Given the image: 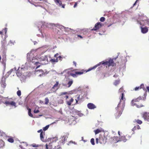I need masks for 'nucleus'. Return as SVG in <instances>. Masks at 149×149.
<instances>
[{"mask_svg":"<svg viewBox=\"0 0 149 149\" xmlns=\"http://www.w3.org/2000/svg\"><path fill=\"white\" fill-rule=\"evenodd\" d=\"M3 103L5 104L7 106L10 105L12 106H14L15 107H16V103L13 101H9L6 100L4 102H3Z\"/></svg>","mask_w":149,"mask_h":149,"instance_id":"obj_7","label":"nucleus"},{"mask_svg":"<svg viewBox=\"0 0 149 149\" xmlns=\"http://www.w3.org/2000/svg\"><path fill=\"white\" fill-rule=\"evenodd\" d=\"M28 114L31 117H33V115L31 113V109H28Z\"/></svg>","mask_w":149,"mask_h":149,"instance_id":"obj_26","label":"nucleus"},{"mask_svg":"<svg viewBox=\"0 0 149 149\" xmlns=\"http://www.w3.org/2000/svg\"><path fill=\"white\" fill-rule=\"evenodd\" d=\"M41 132H43L42 129H40L38 131V133Z\"/></svg>","mask_w":149,"mask_h":149,"instance_id":"obj_53","label":"nucleus"},{"mask_svg":"<svg viewBox=\"0 0 149 149\" xmlns=\"http://www.w3.org/2000/svg\"><path fill=\"white\" fill-rule=\"evenodd\" d=\"M77 36L78 37H80L81 38H83L80 35H77Z\"/></svg>","mask_w":149,"mask_h":149,"instance_id":"obj_55","label":"nucleus"},{"mask_svg":"<svg viewBox=\"0 0 149 149\" xmlns=\"http://www.w3.org/2000/svg\"><path fill=\"white\" fill-rule=\"evenodd\" d=\"M74 99L73 98H71L69 100H67L66 101L67 104L69 106H70L72 103L73 102Z\"/></svg>","mask_w":149,"mask_h":149,"instance_id":"obj_18","label":"nucleus"},{"mask_svg":"<svg viewBox=\"0 0 149 149\" xmlns=\"http://www.w3.org/2000/svg\"><path fill=\"white\" fill-rule=\"evenodd\" d=\"M91 142L92 145H95L94 139L93 138H92L91 139Z\"/></svg>","mask_w":149,"mask_h":149,"instance_id":"obj_34","label":"nucleus"},{"mask_svg":"<svg viewBox=\"0 0 149 149\" xmlns=\"http://www.w3.org/2000/svg\"><path fill=\"white\" fill-rule=\"evenodd\" d=\"M45 135V133L44 132H41L40 133V137L41 140L43 141L44 140V137H43V135Z\"/></svg>","mask_w":149,"mask_h":149,"instance_id":"obj_20","label":"nucleus"},{"mask_svg":"<svg viewBox=\"0 0 149 149\" xmlns=\"http://www.w3.org/2000/svg\"><path fill=\"white\" fill-rule=\"evenodd\" d=\"M31 146H32L33 147H39L41 146V145L33 143V144H31Z\"/></svg>","mask_w":149,"mask_h":149,"instance_id":"obj_27","label":"nucleus"},{"mask_svg":"<svg viewBox=\"0 0 149 149\" xmlns=\"http://www.w3.org/2000/svg\"><path fill=\"white\" fill-rule=\"evenodd\" d=\"M58 53H56V54H55L54 55V57L58 58Z\"/></svg>","mask_w":149,"mask_h":149,"instance_id":"obj_45","label":"nucleus"},{"mask_svg":"<svg viewBox=\"0 0 149 149\" xmlns=\"http://www.w3.org/2000/svg\"><path fill=\"white\" fill-rule=\"evenodd\" d=\"M134 122H136L138 124H141L142 123V121L139 119H135Z\"/></svg>","mask_w":149,"mask_h":149,"instance_id":"obj_23","label":"nucleus"},{"mask_svg":"<svg viewBox=\"0 0 149 149\" xmlns=\"http://www.w3.org/2000/svg\"><path fill=\"white\" fill-rule=\"evenodd\" d=\"M75 100L76 101V104H77L78 103V101H79L78 100L75 99Z\"/></svg>","mask_w":149,"mask_h":149,"instance_id":"obj_59","label":"nucleus"},{"mask_svg":"<svg viewBox=\"0 0 149 149\" xmlns=\"http://www.w3.org/2000/svg\"><path fill=\"white\" fill-rule=\"evenodd\" d=\"M126 99L125 97V95L124 94V93H121V96L120 98V103H121L124 104H125V101Z\"/></svg>","mask_w":149,"mask_h":149,"instance_id":"obj_10","label":"nucleus"},{"mask_svg":"<svg viewBox=\"0 0 149 149\" xmlns=\"http://www.w3.org/2000/svg\"><path fill=\"white\" fill-rule=\"evenodd\" d=\"M137 1V0L136 1V2L134 4V5H133V6H134V5H135L136 3V2Z\"/></svg>","mask_w":149,"mask_h":149,"instance_id":"obj_62","label":"nucleus"},{"mask_svg":"<svg viewBox=\"0 0 149 149\" xmlns=\"http://www.w3.org/2000/svg\"><path fill=\"white\" fill-rule=\"evenodd\" d=\"M7 29L6 28H5L4 29H3L2 30V31H1L3 33V32L4 31L5 32V34H6L7 31Z\"/></svg>","mask_w":149,"mask_h":149,"instance_id":"obj_37","label":"nucleus"},{"mask_svg":"<svg viewBox=\"0 0 149 149\" xmlns=\"http://www.w3.org/2000/svg\"><path fill=\"white\" fill-rule=\"evenodd\" d=\"M125 104L120 103L118 104L117 107L116 108L115 116L117 118L120 116L124 109Z\"/></svg>","mask_w":149,"mask_h":149,"instance_id":"obj_1","label":"nucleus"},{"mask_svg":"<svg viewBox=\"0 0 149 149\" xmlns=\"http://www.w3.org/2000/svg\"><path fill=\"white\" fill-rule=\"evenodd\" d=\"M136 129V126H135L134 127L133 129H132V131H134Z\"/></svg>","mask_w":149,"mask_h":149,"instance_id":"obj_48","label":"nucleus"},{"mask_svg":"<svg viewBox=\"0 0 149 149\" xmlns=\"http://www.w3.org/2000/svg\"><path fill=\"white\" fill-rule=\"evenodd\" d=\"M136 129L138 130L140 129H141L139 125H136Z\"/></svg>","mask_w":149,"mask_h":149,"instance_id":"obj_44","label":"nucleus"},{"mask_svg":"<svg viewBox=\"0 0 149 149\" xmlns=\"http://www.w3.org/2000/svg\"><path fill=\"white\" fill-rule=\"evenodd\" d=\"M55 3L57 5H59V6H61L63 8H65V4H62V2L60 0H54Z\"/></svg>","mask_w":149,"mask_h":149,"instance_id":"obj_11","label":"nucleus"},{"mask_svg":"<svg viewBox=\"0 0 149 149\" xmlns=\"http://www.w3.org/2000/svg\"><path fill=\"white\" fill-rule=\"evenodd\" d=\"M50 61L52 63L57 62L58 61V60L57 58H56V59H52L50 60Z\"/></svg>","mask_w":149,"mask_h":149,"instance_id":"obj_24","label":"nucleus"},{"mask_svg":"<svg viewBox=\"0 0 149 149\" xmlns=\"http://www.w3.org/2000/svg\"><path fill=\"white\" fill-rule=\"evenodd\" d=\"M95 140L96 143L97 144L98 143V141H99V139H98V138H96L95 139Z\"/></svg>","mask_w":149,"mask_h":149,"instance_id":"obj_47","label":"nucleus"},{"mask_svg":"<svg viewBox=\"0 0 149 149\" xmlns=\"http://www.w3.org/2000/svg\"><path fill=\"white\" fill-rule=\"evenodd\" d=\"M118 134L119 135H120V131H118Z\"/></svg>","mask_w":149,"mask_h":149,"instance_id":"obj_64","label":"nucleus"},{"mask_svg":"<svg viewBox=\"0 0 149 149\" xmlns=\"http://www.w3.org/2000/svg\"><path fill=\"white\" fill-rule=\"evenodd\" d=\"M101 130L98 129L96 130L95 131V134H97L101 132Z\"/></svg>","mask_w":149,"mask_h":149,"instance_id":"obj_35","label":"nucleus"},{"mask_svg":"<svg viewBox=\"0 0 149 149\" xmlns=\"http://www.w3.org/2000/svg\"><path fill=\"white\" fill-rule=\"evenodd\" d=\"M39 112V111L38 110H35L34 111V113H37Z\"/></svg>","mask_w":149,"mask_h":149,"instance_id":"obj_43","label":"nucleus"},{"mask_svg":"<svg viewBox=\"0 0 149 149\" xmlns=\"http://www.w3.org/2000/svg\"><path fill=\"white\" fill-rule=\"evenodd\" d=\"M1 86L3 88H5L6 87V84L5 81L2 80L1 82Z\"/></svg>","mask_w":149,"mask_h":149,"instance_id":"obj_22","label":"nucleus"},{"mask_svg":"<svg viewBox=\"0 0 149 149\" xmlns=\"http://www.w3.org/2000/svg\"><path fill=\"white\" fill-rule=\"evenodd\" d=\"M45 104H47L49 102V100L48 97H46L45 98Z\"/></svg>","mask_w":149,"mask_h":149,"instance_id":"obj_30","label":"nucleus"},{"mask_svg":"<svg viewBox=\"0 0 149 149\" xmlns=\"http://www.w3.org/2000/svg\"><path fill=\"white\" fill-rule=\"evenodd\" d=\"M69 94L67 92H62L60 94V96H62L63 95H65V96H64L63 97L65 98L66 101L67 100V99L69 97L68 96Z\"/></svg>","mask_w":149,"mask_h":149,"instance_id":"obj_15","label":"nucleus"},{"mask_svg":"<svg viewBox=\"0 0 149 149\" xmlns=\"http://www.w3.org/2000/svg\"><path fill=\"white\" fill-rule=\"evenodd\" d=\"M17 95L19 96H20L21 95V91L20 90H18V91H17Z\"/></svg>","mask_w":149,"mask_h":149,"instance_id":"obj_38","label":"nucleus"},{"mask_svg":"<svg viewBox=\"0 0 149 149\" xmlns=\"http://www.w3.org/2000/svg\"><path fill=\"white\" fill-rule=\"evenodd\" d=\"M125 91L123 90V87L121 88L119 90V92L120 93H124Z\"/></svg>","mask_w":149,"mask_h":149,"instance_id":"obj_29","label":"nucleus"},{"mask_svg":"<svg viewBox=\"0 0 149 149\" xmlns=\"http://www.w3.org/2000/svg\"><path fill=\"white\" fill-rule=\"evenodd\" d=\"M49 125H48L43 128V130L44 131L47 130L49 128Z\"/></svg>","mask_w":149,"mask_h":149,"instance_id":"obj_40","label":"nucleus"},{"mask_svg":"<svg viewBox=\"0 0 149 149\" xmlns=\"http://www.w3.org/2000/svg\"><path fill=\"white\" fill-rule=\"evenodd\" d=\"M17 73V76H19V75H20V74H19V73Z\"/></svg>","mask_w":149,"mask_h":149,"instance_id":"obj_63","label":"nucleus"},{"mask_svg":"<svg viewBox=\"0 0 149 149\" xmlns=\"http://www.w3.org/2000/svg\"><path fill=\"white\" fill-rule=\"evenodd\" d=\"M140 89H141L140 88V87L139 86L138 87H135L134 88V90L135 91H137L139 90Z\"/></svg>","mask_w":149,"mask_h":149,"instance_id":"obj_42","label":"nucleus"},{"mask_svg":"<svg viewBox=\"0 0 149 149\" xmlns=\"http://www.w3.org/2000/svg\"><path fill=\"white\" fill-rule=\"evenodd\" d=\"M7 141L8 142L11 143H13V142H14V141L12 137H11V138H8V139Z\"/></svg>","mask_w":149,"mask_h":149,"instance_id":"obj_25","label":"nucleus"},{"mask_svg":"<svg viewBox=\"0 0 149 149\" xmlns=\"http://www.w3.org/2000/svg\"><path fill=\"white\" fill-rule=\"evenodd\" d=\"M102 64L104 65H107L108 66V61H102V62L100 63H99L98 64H97L96 65L94 66V67L89 68L88 70L87 71H89L93 69L96 68H97V66H99L101 64Z\"/></svg>","mask_w":149,"mask_h":149,"instance_id":"obj_4","label":"nucleus"},{"mask_svg":"<svg viewBox=\"0 0 149 149\" xmlns=\"http://www.w3.org/2000/svg\"><path fill=\"white\" fill-rule=\"evenodd\" d=\"M58 58L59 60L61 61L62 60V58L61 57V56H58Z\"/></svg>","mask_w":149,"mask_h":149,"instance_id":"obj_46","label":"nucleus"},{"mask_svg":"<svg viewBox=\"0 0 149 149\" xmlns=\"http://www.w3.org/2000/svg\"><path fill=\"white\" fill-rule=\"evenodd\" d=\"M139 87L140 89L143 88L144 89L145 88L143 84H141Z\"/></svg>","mask_w":149,"mask_h":149,"instance_id":"obj_41","label":"nucleus"},{"mask_svg":"<svg viewBox=\"0 0 149 149\" xmlns=\"http://www.w3.org/2000/svg\"><path fill=\"white\" fill-rule=\"evenodd\" d=\"M46 149H48V145L47 144H46Z\"/></svg>","mask_w":149,"mask_h":149,"instance_id":"obj_57","label":"nucleus"},{"mask_svg":"<svg viewBox=\"0 0 149 149\" xmlns=\"http://www.w3.org/2000/svg\"><path fill=\"white\" fill-rule=\"evenodd\" d=\"M88 70L86 71L83 70H81L80 72H75V73L77 75H81V74H82L83 73H84V72H87Z\"/></svg>","mask_w":149,"mask_h":149,"instance_id":"obj_19","label":"nucleus"},{"mask_svg":"<svg viewBox=\"0 0 149 149\" xmlns=\"http://www.w3.org/2000/svg\"><path fill=\"white\" fill-rule=\"evenodd\" d=\"M149 114L147 112L144 113L142 115V117L145 120H146L148 117Z\"/></svg>","mask_w":149,"mask_h":149,"instance_id":"obj_21","label":"nucleus"},{"mask_svg":"<svg viewBox=\"0 0 149 149\" xmlns=\"http://www.w3.org/2000/svg\"><path fill=\"white\" fill-rule=\"evenodd\" d=\"M120 80H116L114 82V84L116 86L117 85H118L120 83Z\"/></svg>","mask_w":149,"mask_h":149,"instance_id":"obj_28","label":"nucleus"},{"mask_svg":"<svg viewBox=\"0 0 149 149\" xmlns=\"http://www.w3.org/2000/svg\"><path fill=\"white\" fill-rule=\"evenodd\" d=\"M111 141L112 143H116L120 141L119 139H118V137L114 136L113 137L110 138Z\"/></svg>","mask_w":149,"mask_h":149,"instance_id":"obj_9","label":"nucleus"},{"mask_svg":"<svg viewBox=\"0 0 149 149\" xmlns=\"http://www.w3.org/2000/svg\"><path fill=\"white\" fill-rule=\"evenodd\" d=\"M39 59L40 61H46L47 62H48V58L46 55L41 56L40 58H39Z\"/></svg>","mask_w":149,"mask_h":149,"instance_id":"obj_13","label":"nucleus"},{"mask_svg":"<svg viewBox=\"0 0 149 149\" xmlns=\"http://www.w3.org/2000/svg\"><path fill=\"white\" fill-rule=\"evenodd\" d=\"M130 138V136L128 135L127 134L126 135L122 136L120 137V141H123L125 142L127 140H129Z\"/></svg>","mask_w":149,"mask_h":149,"instance_id":"obj_5","label":"nucleus"},{"mask_svg":"<svg viewBox=\"0 0 149 149\" xmlns=\"http://www.w3.org/2000/svg\"><path fill=\"white\" fill-rule=\"evenodd\" d=\"M105 20V18L104 17H102L100 18V21L101 22H104Z\"/></svg>","mask_w":149,"mask_h":149,"instance_id":"obj_36","label":"nucleus"},{"mask_svg":"<svg viewBox=\"0 0 149 149\" xmlns=\"http://www.w3.org/2000/svg\"><path fill=\"white\" fill-rule=\"evenodd\" d=\"M3 132L2 131L0 130V135H2L3 134Z\"/></svg>","mask_w":149,"mask_h":149,"instance_id":"obj_54","label":"nucleus"},{"mask_svg":"<svg viewBox=\"0 0 149 149\" xmlns=\"http://www.w3.org/2000/svg\"><path fill=\"white\" fill-rule=\"evenodd\" d=\"M103 25L100 22H98L96 23L94 27L91 29L92 31H97Z\"/></svg>","mask_w":149,"mask_h":149,"instance_id":"obj_6","label":"nucleus"},{"mask_svg":"<svg viewBox=\"0 0 149 149\" xmlns=\"http://www.w3.org/2000/svg\"><path fill=\"white\" fill-rule=\"evenodd\" d=\"M73 63L74 64L75 66V67H76V66H77V63H76V62H75V61H73Z\"/></svg>","mask_w":149,"mask_h":149,"instance_id":"obj_49","label":"nucleus"},{"mask_svg":"<svg viewBox=\"0 0 149 149\" xmlns=\"http://www.w3.org/2000/svg\"><path fill=\"white\" fill-rule=\"evenodd\" d=\"M88 107L90 109H93L96 108V106L92 103H89L87 104Z\"/></svg>","mask_w":149,"mask_h":149,"instance_id":"obj_14","label":"nucleus"},{"mask_svg":"<svg viewBox=\"0 0 149 149\" xmlns=\"http://www.w3.org/2000/svg\"><path fill=\"white\" fill-rule=\"evenodd\" d=\"M70 75L74 77H77L76 74L75 73H75H70Z\"/></svg>","mask_w":149,"mask_h":149,"instance_id":"obj_32","label":"nucleus"},{"mask_svg":"<svg viewBox=\"0 0 149 149\" xmlns=\"http://www.w3.org/2000/svg\"><path fill=\"white\" fill-rule=\"evenodd\" d=\"M50 25L52 26H57L59 25V24H50Z\"/></svg>","mask_w":149,"mask_h":149,"instance_id":"obj_39","label":"nucleus"},{"mask_svg":"<svg viewBox=\"0 0 149 149\" xmlns=\"http://www.w3.org/2000/svg\"><path fill=\"white\" fill-rule=\"evenodd\" d=\"M108 67H109L110 66H114L115 63L113 60V59L111 58H110L109 61H108Z\"/></svg>","mask_w":149,"mask_h":149,"instance_id":"obj_12","label":"nucleus"},{"mask_svg":"<svg viewBox=\"0 0 149 149\" xmlns=\"http://www.w3.org/2000/svg\"><path fill=\"white\" fill-rule=\"evenodd\" d=\"M109 136L107 134V135L104 133V135H100L99 138V143L101 144H105L107 141L108 138Z\"/></svg>","mask_w":149,"mask_h":149,"instance_id":"obj_3","label":"nucleus"},{"mask_svg":"<svg viewBox=\"0 0 149 149\" xmlns=\"http://www.w3.org/2000/svg\"><path fill=\"white\" fill-rule=\"evenodd\" d=\"M146 89L149 92V86H147V87H146Z\"/></svg>","mask_w":149,"mask_h":149,"instance_id":"obj_56","label":"nucleus"},{"mask_svg":"<svg viewBox=\"0 0 149 149\" xmlns=\"http://www.w3.org/2000/svg\"><path fill=\"white\" fill-rule=\"evenodd\" d=\"M80 95H78V97H77V100H80Z\"/></svg>","mask_w":149,"mask_h":149,"instance_id":"obj_52","label":"nucleus"},{"mask_svg":"<svg viewBox=\"0 0 149 149\" xmlns=\"http://www.w3.org/2000/svg\"><path fill=\"white\" fill-rule=\"evenodd\" d=\"M73 83V81L72 80H71V81H69L67 85L68 86H67L66 84H63L62 85L63 86H65L68 87V88L70 87L72 85Z\"/></svg>","mask_w":149,"mask_h":149,"instance_id":"obj_17","label":"nucleus"},{"mask_svg":"<svg viewBox=\"0 0 149 149\" xmlns=\"http://www.w3.org/2000/svg\"><path fill=\"white\" fill-rule=\"evenodd\" d=\"M2 34H3L2 32V31H0V34H1V35H2Z\"/></svg>","mask_w":149,"mask_h":149,"instance_id":"obj_61","label":"nucleus"},{"mask_svg":"<svg viewBox=\"0 0 149 149\" xmlns=\"http://www.w3.org/2000/svg\"><path fill=\"white\" fill-rule=\"evenodd\" d=\"M19 147L21 148H23V147H22V145H19Z\"/></svg>","mask_w":149,"mask_h":149,"instance_id":"obj_60","label":"nucleus"},{"mask_svg":"<svg viewBox=\"0 0 149 149\" xmlns=\"http://www.w3.org/2000/svg\"><path fill=\"white\" fill-rule=\"evenodd\" d=\"M142 98L141 97H139L133 100L131 102V104L133 106H136L138 108H140L143 106V105L142 104H138L137 102L141 100Z\"/></svg>","mask_w":149,"mask_h":149,"instance_id":"obj_2","label":"nucleus"},{"mask_svg":"<svg viewBox=\"0 0 149 149\" xmlns=\"http://www.w3.org/2000/svg\"><path fill=\"white\" fill-rule=\"evenodd\" d=\"M141 31L143 33H146L148 31V27L146 26H145L144 28L141 27Z\"/></svg>","mask_w":149,"mask_h":149,"instance_id":"obj_16","label":"nucleus"},{"mask_svg":"<svg viewBox=\"0 0 149 149\" xmlns=\"http://www.w3.org/2000/svg\"><path fill=\"white\" fill-rule=\"evenodd\" d=\"M77 2H76L75 3V4H74V8H75L76 7V6H77Z\"/></svg>","mask_w":149,"mask_h":149,"instance_id":"obj_50","label":"nucleus"},{"mask_svg":"<svg viewBox=\"0 0 149 149\" xmlns=\"http://www.w3.org/2000/svg\"><path fill=\"white\" fill-rule=\"evenodd\" d=\"M46 74V73H44V72H43V73H42V74H40L39 75V76L41 77V76H42L43 75H45V74Z\"/></svg>","mask_w":149,"mask_h":149,"instance_id":"obj_51","label":"nucleus"},{"mask_svg":"<svg viewBox=\"0 0 149 149\" xmlns=\"http://www.w3.org/2000/svg\"><path fill=\"white\" fill-rule=\"evenodd\" d=\"M118 75H117V74H115L114 75H113V76L114 77H118Z\"/></svg>","mask_w":149,"mask_h":149,"instance_id":"obj_58","label":"nucleus"},{"mask_svg":"<svg viewBox=\"0 0 149 149\" xmlns=\"http://www.w3.org/2000/svg\"><path fill=\"white\" fill-rule=\"evenodd\" d=\"M77 114V115H79V116H83V114L80 113L79 111L76 112Z\"/></svg>","mask_w":149,"mask_h":149,"instance_id":"obj_33","label":"nucleus"},{"mask_svg":"<svg viewBox=\"0 0 149 149\" xmlns=\"http://www.w3.org/2000/svg\"><path fill=\"white\" fill-rule=\"evenodd\" d=\"M58 82L56 81V84L54 85L53 87H52V88H57L58 87Z\"/></svg>","mask_w":149,"mask_h":149,"instance_id":"obj_31","label":"nucleus"},{"mask_svg":"<svg viewBox=\"0 0 149 149\" xmlns=\"http://www.w3.org/2000/svg\"><path fill=\"white\" fill-rule=\"evenodd\" d=\"M38 59L36 58H33L30 61H31L33 63H34L35 65H37V67L36 68V69H37L40 66V65H38V64H40V63L38 61Z\"/></svg>","mask_w":149,"mask_h":149,"instance_id":"obj_8","label":"nucleus"}]
</instances>
